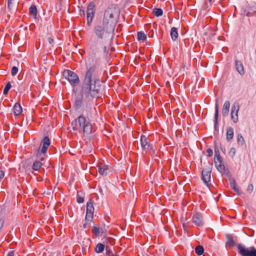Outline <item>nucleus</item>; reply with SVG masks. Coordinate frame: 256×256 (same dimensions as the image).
Returning a JSON list of instances; mask_svg holds the SVG:
<instances>
[{"label": "nucleus", "mask_w": 256, "mask_h": 256, "mask_svg": "<svg viewBox=\"0 0 256 256\" xmlns=\"http://www.w3.org/2000/svg\"><path fill=\"white\" fill-rule=\"evenodd\" d=\"M106 254L107 256H116L110 248H106Z\"/></svg>", "instance_id": "72a5a7b5"}, {"label": "nucleus", "mask_w": 256, "mask_h": 256, "mask_svg": "<svg viewBox=\"0 0 256 256\" xmlns=\"http://www.w3.org/2000/svg\"><path fill=\"white\" fill-rule=\"evenodd\" d=\"M14 252L13 250L10 251L7 254L6 256H14Z\"/></svg>", "instance_id": "49530a36"}, {"label": "nucleus", "mask_w": 256, "mask_h": 256, "mask_svg": "<svg viewBox=\"0 0 256 256\" xmlns=\"http://www.w3.org/2000/svg\"><path fill=\"white\" fill-rule=\"evenodd\" d=\"M76 201L79 204L82 203L84 202V198L83 196H80L78 194L77 196Z\"/></svg>", "instance_id": "4c0bfd02"}, {"label": "nucleus", "mask_w": 256, "mask_h": 256, "mask_svg": "<svg viewBox=\"0 0 256 256\" xmlns=\"http://www.w3.org/2000/svg\"><path fill=\"white\" fill-rule=\"evenodd\" d=\"M214 150L215 156H220V155L219 150L216 145L214 146Z\"/></svg>", "instance_id": "ea45409f"}, {"label": "nucleus", "mask_w": 256, "mask_h": 256, "mask_svg": "<svg viewBox=\"0 0 256 256\" xmlns=\"http://www.w3.org/2000/svg\"><path fill=\"white\" fill-rule=\"evenodd\" d=\"M226 236L227 240L226 244L229 246H235V243L232 236L230 234H226Z\"/></svg>", "instance_id": "b1692460"}, {"label": "nucleus", "mask_w": 256, "mask_h": 256, "mask_svg": "<svg viewBox=\"0 0 256 256\" xmlns=\"http://www.w3.org/2000/svg\"><path fill=\"white\" fill-rule=\"evenodd\" d=\"M234 134V129L231 127L228 128L226 130V139L228 142L230 141L233 138Z\"/></svg>", "instance_id": "aec40b11"}, {"label": "nucleus", "mask_w": 256, "mask_h": 256, "mask_svg": "<svg viewBox=\"0 0 256 256\" xmlns=\"http://www.w3.org/2000/svg\"><path fill=\"white\" fill-rule=\"evenodd\" d=\"M158 256V255H156V256Z\"/></svg>", "instance_id": "5fc2aeb1"}, {"label": "nucleus", "mask_w": 256, "mask_h": 256, "mask_svg": "<svg viewBox=\"0 0 256 256\" xmlns=\"http://www.w3.org/2000/svg\"><path fill=\"white\" fill-rule=\"evenodd\" d=\"M92 220H93L92 217H90V216L89 217V216H86L84 220L83 221V224H82L83 228H84V229L86 228H87L88 225L90 224L92 222Z\"/></svg>", "instance_id": "5701e85b"}, {"label": "nucleus", "mask_w": 256, "mask_h": 256, "mask_svg": "<svg viewBox=\"0 0 256 256\" xmlns=\"http://www.w3.org/2000/svg\"><path fill=\"white\" fill-rule=\"evenodd\" d=\"M102 48L104 50V54H106L108 52L106 46L104 45L103 44H102Z\"/></svg>", "instance_id": "79ce46f5"}, {"label": "nucleus", "mask_w": 256, "mask_h": 256, "mask_svg": "<svg viewBox=\"0 0 256 256\" xmlns=\"http://www.w3.org/2000/svg\"><path fill=\"white\" fill-rule=\"evenodd\" d=\"M104 245L101 243H99L96 245L95 248V251L98 253H100L104 251Z\"/></svg>", "instance_id": "cd10ccee"}, {"label": "nucleus", "mask_w": 256, "mask_h": 256, "mask_svg": "<svg viewBox=\"0 0 256 256\" xmlns=\"http://www.w3.org/2000/svg\"><path fill=\"white\" fill-rule=\"evenodd\" d=\"M94 106H93L90 112L88 114H86L84 112L83 109H80L78 110H81L82 112V114L78 116L76 120L78 123L80 130L82 132V136L84 137L88 138L91 134L94 133L95 132V130L93 128L88 118V116L92 113Z\"/></svg>", "instance_id": "7ed1b4c3"}, {"label": "nucleus", "mask_w": 256, "mask_h": 256, "mask_svg": "<svg viewBox=\"0 0 256 256\" xmlns=\"http://www.w3.org/2000/svg\"><path fill=\"white\" fill-rule=\"evenodd\" d=\"M220 150H224V149H222V148H220Z\"/></svg>", "instance_id": "603ef678"}, {"label": "nucleus", "mask_w": 256, "mask_h": 256, "mask_svg": "<svg viewBox=\"0 0 256 256\" xmlns=\"http://www.w3.org/2000/svg\"><path fill=\"white\" fill-rule=\"evenodd\" d=\"M235 67L238 71V72L240 74V75H244V66L242 64V62L238 60H236L235 61Z\"/></svg>", "instance_id": "2eb2a0df"}, {"label": "nucleus", "mask_w": 256, "mask_h": 256, "mask_svg": "<svg viewBox=\"0 0 256 256\" xmlns=\"http://www.w3.org/2000/svg\"><path fill=\"white\" fill-rule=\"evenodd\" d=\"M230 102L226 100L224 102L222 109V114L224 117L228 116L230 110Z\"/></svg>", "instance_id": "dca6fc26"}, {"label": "nucleus", "mask_w": 256, "mask_h": 256, "mask_svg": "<svg viewBox=\"0 0 256 256\" xmlns=\"http://www.w3.org/2000/svg\"><path fill=\"white\" fill-rule=\"evenodd\" d=\"M12 112L15 116L20 115L22 112V107L19 102H16L12 108Z\"/></svg>", "instance_id": "4468645a"}, {"label": "nucleus", "mask_w": 256, "mask_h": 256, "mask_svg": "<svg viewBox=\"0 0 256 256\" xmlns=\"http://www.w3.org/2000/svg\"><path fill=\"white\" fill-rule=\"evenodd\" d=\"M106 254L107 256H116L110 248H106Z\"/></svg>", "instance_id": "f704fd0d"}, {"label": "nucleus", "mask_w": 256, "mask_h": 256, "mask_svg": "<svg viewBox=\"0 0 256 256\" xmlns=\"http://www.w3.org/2000/svg\"><path fill=\"white\" fill-rule=\"evenodd\" d=\"M92 232L96 236H101L103 234L102 229L99 226H94L92 229Z\"/></svg>", "instance_id": "412c9836"}, {"label": "nucleus", "mask_w": 256, "mask_h": 256, "mask_svg": "<svg viewBox=\"0 0 256 256\" xmlns=\"http://www.w3.org/2000/svg\"><path fill=\"white\" fill-rule=\"evenodd\" d=\"M152 13L156 16H162L163 14V11L162 9L160 8H154L152 10Z\"/></svg>", "instance_id": "bb28decb"}, {"label": "nucleus", "mask_w": 256, "mask_h": 256, "mask_svg": "<svg viewBox=\"0 0 256 256\" xmlns=\"http://www.w3.org/2000/svg\"><path fill=\"white\" fill-rule=\"evenodd\" d=\"M13 0H8V8L9 11L12 10V8Z\"/></svg>", "instance_id": "c9c22d12"}, {"label": "nucleus", "mask_w": 256, "mask_h": 256, "mask_svg": "<svg viewBox=\"0 0 256 256\" xmlns=\"http://www.w3.org/2000/svg\"><path fill=\"white\" fill-rule=\"evenodd\" d=\"M253 190V185L252 184H250L248 186V191L250 193Z\"/></svg>", "instance_id": "a19ab883"}, {"label": "nucleus", "mask_w": 256, "mask_h": 256, "mask_svg": "<svg viewBox=\"0 0 256 256\" xmlns=\"http://www.w3.org/2000/svg\"><path fill=\"white\" fill-rule=\"evenodd\" d=\"M99 48L96 47V48L94 50H90L89 52V54L90 56H95L96 54V52H98Z\"/></svg>", "instance_id": "473e14b6"}, {"label": "nucleus", "mask_w": 256, "mask_h": 256, "mask_svg": "<svg viewBox=\"0 0 256 256\" xmlns=\"http://www.w3.org/2000/svg\"><path fill=\"white\" fill-rule=\"evenodd\" d=\"M72 129H73L74 130H76V128L75 127H73Z\"/></svg>", "instance_id": "8fccbe9b"}, {"label": "nucleus", "mask_w": 256, "mask_h": 256, "mask_svg": "<svg viewBox=\"0 0 256 256\" xmlns=\"http://www.w3.org/2000/svg\"><path fill=\"white\" fill-rule=\"evenodd\" d=\"M44 160V158L42 157L40 158L41 161L36 160L32 164V170H36V171L38 170L42 165V161H43Z\"/></svg>", "instance_id": "a211bd4d"}, {"label": "nucleus", "mask_w": 256, "mask_h": 256, "mask_svg": "<svg viewBox=\"0 0 256 256\" xmlns=\"http://www.w3.org/2000/svg\"><path fill=\"white\" fill-rule=\"evenodd\" d=\"M63 76L72 87L74 93L73 108L75 110L83 109L88 114L92 110L96 101L102 94V86L100 84V72L96 66H92L86 70L78 90L76 88L80 82L78 76L75 72L64 70Z\"/></svg>", "instance_id": "f257e3e1"}, {"label": "nucleus", "mask_w": 256, "mask_h": 256, "mask_svg": "<svg viewBox=\"0 0 256 256\" xmlns=\"http://www.w3.org/2000/svg\"><path fill=\"white\" fill-rule=\"evenodd\" d=\"M117 9L114 6H110L104 12L102 23L94 26V32L100 41L105 40L114 31L116 24L114 15L117 13Z\"/></svg>", "instance_id": "f03ea898"}, {"label": "nucleus", "mask_w": 256, "mask_h": 256, "mask_svg": "<svg viewBox=\"0 0 256 256\" xmlns=\"http://www.w3.org/2000/svg\"><path fill=\"white\" fill-rule=\"evenodd\" d=\"M138 40L144 42L146 40V36L143 32H138L137 34Z\"/></svg>", "instance_id": "a878e982"}, {"label": "nucleus", "mask_w": 256, "mask_h": 256, "mask_svg": "<svg viewBox=\"0 0 256 256\" xmlns=\"http://www.w3.org/2000/svg\"><path fill=\"white\" fill-rule=\"evenodd\" d=\"M230 186L232 189L238 195H240L241 192L239 190L237 186V184L234 178H232L230 180Z\"/></svg>", "instance_id": "f3484780"}, {"label": "nucleus", "mask_w": 256, "mask_h": 256, "mask_svg": "<svg viewBox=\"0 0 256 256\" xmlns=\"http://www.w3.org/2000/svg\"><path fill=\"white\" fill-rule=\"evenodd\" d=\"M50 140L48 136H45L42 139L41 142L40 146H42V148L38 150L36 155L38 157L41 156L42 155L45 156L48 148L50 145Z\"/></svg>", "instance_id": "423d86ee"}, {"label": "nucleus", "mask_w": 256, "mask_h": 256, "mask_svg": "<svg viewBox=\"0 0 256 256\" xmlns=\"http://www.w3.org/2000/svg\"><path fill=\"white\" fill-rule=\"evenodd\" d=\"M212 0H208V2H211Z\"/></svg>", "instance_id": "3c124183"}, {"label": "nucleus", "mask_w": 256, "mask_h": 256, "mask_svg": "<svg viewBox=\"0 0 256 256\" xmlns=\"http://www.w3.org/2000/svg\"><path fill=\"white\" fill-rule=\"evenodd\" d=\"M98 171L100 174L102 176H106L107 174V172L108 170V166L106 164L102 163L98 164Z\"/></svg>", "instance_id": "ddd939ff"}, {"label": "nucleus", "mask_w": 256, "mask_h": 256, "mask_svg": "<svg viewBox=\"0 0 256 256\" xmlns=\"http://www.w3.org/2000/svg\"><path fill=\"white\" fill-rule=\"evenodd\" d=\"M95 4L94 2L89 3L86 10V19L88 26H90L92 22L95 13Z\"/></svg>", "instance_id": "0eeeda50"}, {"label": "nucleus", "mask_w": 256, "mask_h": 256, "mask_svg": "<svg viewBox=\"0 0 256 256\" xmlns=\"http://www.w3.org/2000/svg\"><path fill=\"white\" fill-rule=\"evenodd\" d=\"M18 72V68L16 66H12L11 70V74L12 75V76H16Z\"/></svg>", "instance_id": "2f4dec72"}, {"label": "nucleus", "mask_w": 256, "mask_h": 256, "mask_svg": "<svg viewBox=\"0 0 256 256\" xmlns=\"http://www.w3.org/2000/svg\"><path fill=\"white\" fill-rule=\"evenodd\" d=\"M4 172L2 170H0V182H1V180L4 177Z\"/></svg>", "instance_id": "c03bdc74"}, {"label": "nucleus", "mask_w": 256, "mask_h": 256, "mask_svg": "<svg viewBox=\"0 0 256 256\" xmlns=\"http://www.w3.org/2000/svg\"><path fill=\"white\" fill-rule=\"evenodd\" d=\"M29 12L30 14L34 18H36L38 14V10L36 6L34 4H32L30 6V8H29Z\"/></svg>", "instance_id": "4be33fe9"}, {"label": "nucleus", "mask_w": 256, "mask_h": 256, "mask_svg": "<svg viewBox=\"0 0 256 256\" xmlns=\"http://www.w3.org/2000/svg\"><path fill=\"white\" fill-rule=\"evenodd\" d=\"M94 212V206L93 202L91 200H90L86 204V216H90L93 218Z\"/></svg>", "instance_id": "f8f14e48"}, {"label": "nucleus", "mask_w": 256, "mask_h": 256, "mask_svg": "<svg viewBox=\"0 0 256 256\" xmlns=\"http://www.w3.org/2000/svg\"><path fill=\"white\" fill-rule=\"evenodd\" d=\"M222 158L220 155L214 156V164L218 170L221 173L227 171V176H229L230 175V172L228 169H226L225 166L222 164Z\"/></svg>", "instance_id": "6e6552de"}, {"label": "nucleus", "mask_w": 256, "mask_h": 256, "mask_svg": "<svg viewBox=\"0 0 256 256\" xmlns=\"http://www.w3.org/2000/svg\"><path fill=\"white\" fill-rule=\"evenodd\" d=\"M236 150L234 148H232L229 152V154L230 156L234 157L236 154Z\"/></svg>", "instance_id": "e433bc0d"}, {"label": "nucleus", "mask_w": 256, "mask_h": 256, "mask_svg": "<svg viewBox=\"0 0 256 256\" xmlns=\"http://www.w3.org/2000/svg\"><path fill=\"white\" fill-rule=\"evenodd\" d=\"M206 152L208 154V157H211L213 154L212 150L210 148H208L206 150Z\"/></svg>", "instance_id": "58836bf2"}, {"label": "nucleus", "mask_w": 256, "mask_h": 256, "mask_svg": "<svg viewBox=\"0 0 256 256\" xmlns=\"http://www.w3.org/2000/svg\"><path fill=\"white\" fill-rule=\"evenodd\" d=\"M212 166V164H210V166L204 168L202 170V180L204 182L207 186L208 185V182L210 181V180Z\"/></svg>", "instance_id": "1a4fd4ad"}, {"label": "nucleus", "mask_w": 256, "mask_h": 256, "mask_svg": "<svg viewBox=\"0 0 256 256\" xmlns=\"http://www.w3.org/2000/svg\"><path fill=\"white\" fill-rule=\"evenodd\" d=\"M98 190H99V192H100V194H102V195H103V194H103V190H102V189L101 188H99Z\"/></svg>", "instance_id": "09e8293b"}, {"label": "nucleus", "mask_w": 256, "mask_h": 256, "mask_svg": "<svg viewBox=\"0 0 256 256\" xmlns=\"http://www.w3.org/2000/svg\"><path fill=\"white\" fill-rule=\"evenodd\" d=\"M218 118V103L215 104V114H214V128H216Z\"/></svg>", "instance_id": "393cba45"}, {"label": "nucleus", "mask_w": 256, "mask_h": 256, "mask_svg": "<svg viewBox=\"0 0 256 256\" xmlns=\"http://www.w3.org/2000/svg\"><path fill=\"white\" fill-rule=\"evenodd\" d=\"M108 240L110 241V242L112 244H113L114 242V239L112 238H109L108 239Z\"/></svg>", "instance_id": "de8ad7c7"}, {"label": "nucleus", "mask_w": 256, "mask_h": 256, "mask_svg": "<svg viewBox=\"0 0 256 256\" xmlns=\"http://www.w3.org/2000/svg\"><path fill=\"white\" fill-rule=\"evenodd\" d=\"M238 253L242 256H256V249L253 246L246 248L244 246L238 244Z\"/></svg>", "instance_id": "39448f33"}, {"label": "nucleus", "mask_w": 256, "mask_h": 256, "mask_svg": "<svg viewBox=\"0 0 256 256\" xmlns=\"http://www.w3.org/2000/svg\"><path fill=\"white\" fill-rule=\"evenodd\" d=\"M170 34L172 40L175 41L178 37V32L177 28L175 27L172 28Z\"/></svg>", "instance_id": "6ab92c4d"}, {"label": "nucleus", "mask_w": 256, "mask_h": 256, "mask_svg": "<svg viewBox=\"0 0 256 256\" xmlns=\"http://www.w3.org/2000/svg\"><path fill=\"white\" fill-rule=\"evenodd\" d=\"M220 150H224V149H222V148H220Z\"/></svg>", "instance_id": "864d4df0"}, {"label": "nucleus", "mask_w": 256, "mask_h": 256, "mask_svg": "<svg viewBox=\"0 0 256 256\" xmlns=\"http://www.w3.org/2000/svg\"><path fill=\"white\" fill-rule=\"evenodd\" d=\"M80 14L81 16H85V11L84 10H80Z\"/></svg>", "instance_id": "a18cd8bd"}, {"label": "nucleus", "mask_w": 256, "mask_h": 256, "mask_svg": "<svg viewBox=\"0 0 256 256\" xmlns=\"http://www.w3.org/2000/svg\"><path fill=\"white\" fill-rule=\"evenodd\" d=\"M195 252L198 255H202L204 252V248L202 246H198L195 248Z\"/></svg>", "instance_id": "c85d7f7f"}, {"label": "nucleus", "mask_w": 256, "mask_h": 256, "mask_svg": "<svg viewBox=\"0 0 256 256\" xmlns=\"http://www.w3.org/2000/svg\"><path fill=\"white\" fill-rule=\"evenodd\" d=\"M237 142L238 145L242 146L244 142V140L241 134H238L237 136Z\"/></svg>", "instance_id": "7c9ffc66"}, {"label": "nucleus", "mask_w": 256, "mask_h": 256, "mask_svg": "<svg viewBox=\"0 0 256 256\" xmlns=\"http://www.w3.org/2000/svg\"><path fill=\"white\" fill-rule=\"evenodd\" d=\"M240 104L238 102H235L232 106L230 117L234 122L236 123L238 122V112L240 110Z\"/></svg>", "instance_id": "9d476101"}, {"label": "nucleus", "mask_w": 256, "mask_h": 256, "mask_svg": "<svg viewBox=\"0 0 256 256\" xmlns=\"http://www.w3.org/2000/svg\"><path fill=\"white\" fill-rule=\"evenodd\" d=\"M48 40L50 44H52L54 43V40L52 37H49L48 39Z\"/></svg>", "instance_id": "37998d69"}, {"label": "nucleus", "mask_w": 256, "mask_h": 256, "mask_svg": "<svg viewBox=\"0 0 256 256\" xmlns=\"http://www.w3.org/2000/svg\"><path fill=\"white\" fill-rule=\"evenodd\" d=\"M140 145L143 150H149L148 153L150 155L155 154V150L152 144L150 143L148 138L144 134L140 136Z\"/></svg>", "instance_id": "20e7f679"}, {"label": "nucleus", "mask_w": 256, "mask_h": 256, "mask_svg": "<svg viewBox=\"0 0 256 256\" xmlns=\"http://www.w3.org/2000/svg\"><path fill=\"white\" fill-rule=\"evenodd\" d=\"M192 222L198 226H202L204 224L202 215L200 213H196L192 218Z\"/></svg>", "instance_id": "9b49d317"}, {"label": "nucleus", "mask_w": 256, "mask_h": 256, "mask_svg": "<svg viewBox=\"0 0 256 256\" xmlns=\"http://www.w3.org/2000/svg\"><path fill=\"white\" fill-rule=\"evenodd\" d=\"M11 87H12L11 83H10V82H9L5 86V87H4V91H3V94H7L9 90L11 88Z\"/></svg>", "instance_id": "c756f323"}]
</instances>
